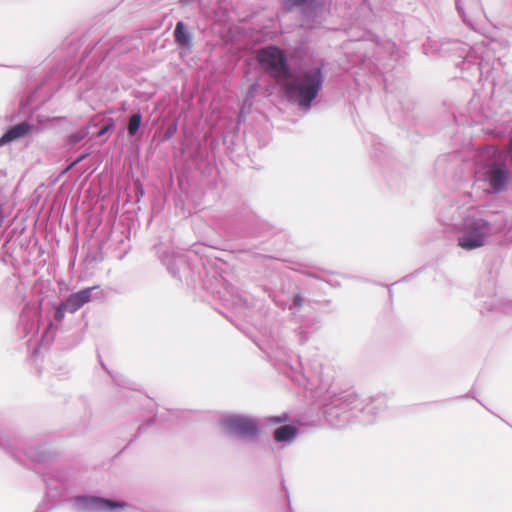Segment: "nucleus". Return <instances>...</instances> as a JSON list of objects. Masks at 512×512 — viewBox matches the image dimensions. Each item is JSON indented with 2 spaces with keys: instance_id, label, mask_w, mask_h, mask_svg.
Listing matches in <instances>:
<instances>
[{
  "instance_id": "obj_1",
  "label": "nucleus",
  "mask_w": 512,
  "mask_h": 512,
  "mask_svg": "<svg viewBox=\"0 0 512 512\" xmlns=\"http://www.w3.org/2000/svg\"><path fill=\"white\" fill-rule=\"evenodd\" d=\"M284 371L286 377L310 391L311 396L319 401L325 420L331 427L342 428L357 416L356 409L361 404L358 395L350 390L339 391L320 362L313 360L302 364L296 361L294 366L288 365Z\"/></svg>"
},
{
  "instance_id": "obj_2",
  "label": "nucleus",
  "mask_w": 512,
  "mask_h": 512,
  "mask_svg": "<svg viewBox=\"0 0 512 512\" xmlns=\"http://www.w3.org/2000/svg\"><path fill=\"white\" fill-rule=\"evenodd\" d=\"M321 328V321L314 316L298 322L297 319H291L286 324L279 325L272 331L265 347L261 349L266 353L269 360L274 364L280 373L285 375V367L294 366L296 361H300L299 356L292 354L291 347L294 344L303 345L310 337Z\"/></svg>"
},
{
  "instance_id": "obj_3",
  "label": "nucleus",
  "mask_w": 512,
  "mask_h": 512,
  "mask_svg": "<svg viewBox=\"0 0 512 512\" xmlns=\"http://www.w3.org/2000/svg\"><path fill=\"white\" fill-rule=\"evenodd\" d=\"M474 171L478 180L483 181L492 194L505 192L512 181L506 156L495 145H486L477 150Z\"/></svg>"
},
{
  "instance_id": "obj_4",
  "label": "nucleus",
  "mask_w": 512,
  "mask_h": 512,
  "mask_svg": "<svg viewBox=\"0 0 512 512\" xmlns=\"http://www.w3.org/2000/svg\"><path fill=\"white\" fill-rule=\"evenodd\" d=\"M323 65L301 69L282 84L288 101L301 110L308 111L324 85Z\"/></svg>"
},
{
  "instance_id": "obj_5",
  "label": "nucleus",
  "mask_w": 512,
  "mask_h": 512,
  "mask_svg": "<svg viewBox=\"0 0 512 512\" xmlns=\"http://www.w3.org/2000/svg\"><path fill=\"white\" fill-rule=\"evenodd\" d=\"M0 449L16 461L26 465V461L37 464H51L58 453L48 443L31 442L24 446L21 438L0 430Z\"/></svg>"
},
{
  "instance_id": "obj_6",
  "label": "nucleus",
  "mask_w": 512,
  "mask_h": 512,
  "mask_svg": "<svg viewBox=\"0 0 512 512\" xmlns=\"http://www.w3.org/2000/svg\"><path fill=\"white\" fill-rule=\"evenodd\" d=\"M256 59L260 66L282 87L292 76V68L287 54L277 45H267L260 48Z\"/></svg>"
},
{
  "instance_id": "obj_7",
  "label": "nucleus",
  "mask_w": 512,
  "mask_h": 512,
  "mask_svg": "<svg viewBox=\"0 0 512 512\" xmlns=\"http://www.w3.org/2000/svg\"><path fill=\"white\" fill-rule=\"evenodd\" d=\"M42 478L46 485L45 496L55 505L68 495L70 488L74 485L75 471L70 467H53L43 473Z\"/></svg>"
},
{
  "instance_id": "obj_8",
  "label": "nucleus",
  "mask_w": 512,
  "mask_h": 512,
  "mask_svg": "<svg viewBox=\"0 0 512 512\" xmlns=\"http://www.w3.org/2000/svg\"><path fill=\"white\" fill-rule=\"evenodd\" d=\"M491 229V223L484 218H466L458 236V245L467 251L483 247Z\"/></svg>"
},
{
  "instance_id": "obj_9",
  "label": "nucleus",
  "mask_w": 512,
  "mask_h": 512,
  "mask_svg": "<svg viewBox=\"0 0 512 512\" xmlns=\"http://www.w3.org/2000/svg\"><path fill=\"white\" fill-rule=\"evenodd\" d=\"M477 304L482 315L489 313L512 315V302L503 301L496 294L495 281L489 277L479 284L476 291Z\"/></svg>"
},
{
  "instance_id": "obj_10",
  "label": "nucleus",
  "mask_w": 512,
  "mask_h": 512,
  "mask_svg": "<svg viewBox=\"0 0 512 512\" xmlns=\"http://www.w3.org/2000/svg\"><path fill=\"white\" fill-rule=\"evenodd\" d=\"M220 423L228 433L244 441L255 442L260 434L258 420L244 414H227Z\"/></svg>"
},
{
  "instance_id": "obj_11",
  "label": "nucleus",
  "mask_w": 512,
  "mask_h": 512,
  "mask_svg": "<svg viewBox=\"0 0 512 512\" xmlns=\"http://www.w3.org/2000/svg\"><path fill=\"white\" fill-rule=\"evenodd\" d=\"M70 502L76 512H114L128 506L125 502L88 494L74 496Z\"/></svg>"
},
{
  "instance_id": "obj_12",
  "label": "nucleus",
  "mask_w": 512,
  "mask_h": 512,
  "mask_svg": "<svg viewBox=\"0 0 512 512\" xmlns=\"http://www.w3.org/2000/svg\"><path fill=\"white\" fill-rule=\"evenodd\" d=\"M325 6L324 0H282V8L286 12L298 9L303 26L313 29L318 26V17Z\"/></svg>"
},
{
  "instance_id": "obj_13",
  "label": "nucleus",
  "mask_w": 512,
  "mask_h": 512,
  "mask_svg": "<svg viewBox=\"0 0 512 512\" xmlns=\"http://www.w3.org/2000/svg\"><path fill=\"white\" fill-rule=\"evenodd\" d=\"M361 404L356 409L358 418L364 424H371L376 419L379 412L383 411L387 406V398L385 395H377L371 397L368 401L360 399Z\"/></svg>"
},
{
  "instance_id": "obj_14",
  "label": "nucleus",
  "mask_w": 512,
  "mask_h": 512,
  "mask_svg": "<svg viewBox=\"0 0 512 512\" xmlns=\"http://www.w3.org/2000/svg\"><path fill=\"white\" fill-rule=\"evenodd\" d=\"M159 258L168 272L176 279H181L180 273L187 266L186 255L173 250L164 249L162 245L155 246Z\"/></svg>"
},
{
  "instance_id": "obj_15",
  "label": "nucleus",
  "mask_w": 512,
  "mask_h": 512,
  "mask_svg": "<svg viewBox=\"0 0 512 512\" xmlns=\"http://www.w3.org/2000/svg\"><path fill=\"white\" fill-rule=\"evenodd\" d=\"M220 298L224 303H226V305L231 306L235 310L249 308L252 305V298L250 295L232 285H227L225 287V291Z\"/></svg>"
},
{
  "instance_id": "obj_16",
  "label": "nucleus",
  "mask_w": 512,
  "mask_h": 512,
  "mask_svg": "<svg viewBox=\"0 0 512 512\" xmlns=\"http://www.w3.org/2000/svg\"><path fill=\"white\" fill-rule=\"evenodd\" d=\"M37 128L28 121L10 126L0 137V147L29 136Z\"/></svg>"
},
{
  "instance_id": "obj_17",
  "label": "nucleus",
  "mask_w": 512,
  "mask_h": 512,
  "mask_svg": "<svg viewBox=\"0 0 512 512\" xmlns=\"http://www.w3.org/2000/svg\"><path fill=\"white\" fill-rule=\"evenodd\" d=\"M99 289V286H93L86 287L78 292L71 293L65 301H62L63 306H66L68 312L74 313L83 307L86 303L90 302L93 292Z\"/></svg>"
},
{
  "instance_id": "obj_18",
  "label": "nucleus",
  "mask_w": 512,
  "mask_h": 512,
  "mask_svg": "<svg viewBox=\"0 0 512 512\" xmlns=\"http://www.w3.org/2000/svg\"><path fill=\"white\" fill-rule=\"evenodd\" d=\"M304 301L305 298L300 291L293 292L291 296H277L275 298V303L277 306L282 309H288L292 311L293 314H295L296 311L303 307Z\"/></svg>"
},
{
  "instance_id": "obj_19",
  "label": "nucleus",
  "mask_w": 512,
  "mask_h": 512,
  "mask_svg": "<svg viewBox=\"0 0 512 512\" xmlns=\"http://www.w3.org/2000/svg\"><path fill=\"white\" fill-rule=\"evenodd\" d=\"M98 125L99 123L96 122V118H92L89 121L88 125L80 127L78 130L68 134L65 137V146L74 147L88 136L90 127H97Z\"/></svg>"
},
{
  "instance_id": "obj_20",
  "label": "nucleus",
  "mask_w": 512,
  "mask_h": 512,
  "mask_svg": "<svg viewBox=\"0 0 512 512\" xmlns=\"http://www.w3.org/2000/svg\"><path fill=\"white\" fill-rule=\"evenodd\" d=\"M175 42L184 48H190L193 45V35L188 30L183 21H178L173 32Z\"/></svg>"
},
{
  "instance_id": "obj_21",
  "label": "nucleus",
  "mask_w": 512,
  "mask_h": 512,
  "mask_svg": "<svg viewBox=\"0 0 512 512\" xmlns=\"http://www.w3.org/2000/svg\"><path fill=\"white\" fill-rule=\"evenodd\" d=\"M298 428L294 424H284L274 430L273 437L277 443H290L298 435Z\"/></svg>"
},
{
  "instance_id": "obj_22",
  "label": "nucleus",
  "mask_w": 512,
  "mask_h": 512,
  "mask_svg": "<svg viewBox=\"0 0 512 512\" xmlns=\"http://www.w3.org/2000/svg\"><path fill=\"white\" fill-rule=\"evenodd\" d=\"M144 126L145 125L143 124V116L140 108L133 109L126 121L127 135L130 138L135 137L138 134L140 128Z\"/></svg>"
},
{
  "instance_id": "obj_23",
  "label": "nucleus",
  "mask_w": 512,
  "mask_h": 512,
  "mask_svg": "<svg viewBox=\"0 0 512 512\" xmlns=\"http://www.w3.org/2000/svg\"><path fill=\"white\" fill-rule=\"evenodd\" d=\"M242 227V234L243 235H256L255 232V224L257 222L256 216L251 212H245L243 215H241L238 219Z\"/></svg>"
},
{
  "instance_id": "obj_24",
  "label": "nucleus",
  "mask_w": 512,
  "mask_h": 512,
  "mask_svg": "<svg viewBox=\"0 0 512 512\" xmlns=\"http://www.w3.org/2000/svg\"><path fill=\"white\" fill-rule=\"evenodd\" d=\"M50 76H51V73L45 77V79L42 81V83L40 85H38L33 91H31L27 95L26 99L24 101H22V103H21L22 106H27V107H30L31 109L37 108V106L39 105V103H36L37 95L44 87H46L49 84Z\"/></svg>"
},
{
  "instance_id": "obj_25",
  "label": "nucleus",
  "mask_w": 512,
  "mask_h": 512,
  "mask_svg": "<svg viewBox=\"0 0 512 512\" xmlns=\"http://www.w3.org/2000/svg\"><path fill=\"white\" fill-rule=\"evenodd\" d=\"M400 106H401V112L399 113H396L394 115H392L391 117L394 119V120H398L399 118H402L403 119V123H408L410 122L414 117L412 115V112L414 110V104H409L407 106L404 105V103H400Z\"/></svg>"
},
{
  "instance_id": "obj_26",
  "label": "nucleus",
  "mask_w": 512,
  "mask_h": 512,
  "mask_svg": "<svg viewBox=\"0 0 512 512\" xmlns=\"http://www.w3.org/2000/svg\"><path fill=\"white\" fill-rule=\"evenodd\" d=\"M115 120L112 117L104 118L103 124L99 127V130L96 133V137H102L109 131L113 130L115 128Z\"/></svg>"
},
{
  "instance_id": "obj_27",
  "label": "nucleus",
  "mask_w": 512,
  "mask_h": 512,
  "mask_svg": "<svg viewBox=\"0 0 512 512\" xmlns=\"http://www.w3.org/2000/svg\"><path fill=\"white\" fill-rule=\"evenodd\" d=\"M111 377L117 386H120L123 388H128V389H134L133 383L131 381H129L128 379H126L123 375L116 373V374H111Z\"/></svg>"
},
{
  "instance_id": "obj_28",
  "label": "nucleus",
  "mask_w": 512,
  "mask_h": 512,
  "mask_svg": "<svg viewBox=\"0 0 512 512\" xmlns=\"http://www.w3.org/2000/svg\"><path fill=\"white\" fill-rule=\"evenodd\" d=\"M177 130H178V119H174L166 127L164 135H163V140L167 141V140L171 139L176 134Z\"/></svg>"
},
{
  "instance_id": "obj_29",
  "label": "nucleus",
  "mask_w": 512,
  "mask_h": 512,
  "mask_svg": "<svg viewBox=\"0 0 512 512\" xmlns=\"http://www.w3.org/2000/svg\"><path fill=\"white\" fill-rule=\"evenodd\" d=\"M372 142H373L372 143V146H373V156L378 161H380L381 160V154L384 153V150L386 149V146L383 143L376 141V139H374V138H373Z\"/></svg>"
},
{
  "instance_id": "obj_30",
  "label": "nucleus",
  "mask_w": 512,
  "mask_h": 512,
  "mask_svg": "<svg viewBox=\"0 0 512 512\" xmlns=\"http://www.w3.org/2000/svg\"><path fill=\"white\" fill-rule=\"evenodd\" d=\"M65 312H68V309L66 306H63V302H61L55 310L54 313V321L55 322H61L64 319Z\"/></svg>"
},
{
  "instance_id": "obj_31",
  "label": "nucleus",
  "mask_w": 512,
  "mask_h": 512,
  "mask_svg": "<svg viewBox=\"0 0 512 512\" xmlns=\"http://www.w3.org/2000/svg\"><path fill=\"white\" fill-rule=\"evenodd\" d=\"M289 416L287 413L282 414L281 416H272L268 418V422L271 424H279L282 422H286L288 420Z\"/></svg>"
},
{
  "instance_id": "obj_32",
  "label": "nucleus",
  "mask_w": 512,
  "mask_h": 512,
  "mask_svg": "<svg viewBox=\"0 0 512 512\" xmlns=\"http://www.w3.org/2000/svg\"><path fill=\"white\" fill-rule=\"evenodd\" d=\"M156 420V416L150 418L149 420L144 421L137 430V434L141 435L148 427H150Z\"/></svg>"
},
{
  "instance_id": "obj_33",
  "label": "nucleus",
  "mask_w": 512,
  "mask_h": 512,
  "mask_svg": "<svg viewBox=\"0 0 512 512\" xmlns=\"http://www.w3.org/2000/svg\"><path fill=\"white\" fill-rule=\"evenodd\" d=\"M21 323L24 325V329L26 331V334H28L31 331L36 332L37 329L35 328V322L34 321H31V322H26L25 324L23 323V320H21Z\"/></svg>"
},
{
  "instance_id": "obj_34",
  "label": "nucleus",
  "mask_w": 512,
  "mask_h": 512,
  "mask_svg": "<svg viewBox=\"0 0 512 512\" xmlns=\"http://www.w3.org/2000/svg\"><path fill=\"white\" fill-rule=\"evenodd\" d=\"M89 155V152H85V153H82L81 155H79L77 157V159L73 162V164H78L80 163L81 161H83L87 156Z\"/></svg>"
},
{
  "instance_id": "obj_35",
  "label": "nucleus",
  "mask_w": 512,
  "mask_h": 512,
  "mask_svg": "<svg viewBox=\"0 0 512 512\" xmlns=\"http://www.w3.org/2000/svg\"><path fill=\"white\" fill-rule=\"evenodd\" d=\"M113 51H115L116 53H118L119 48H118L117 46H113L111 49H108V50L106 51V56H107L108 54L112 53Z\"/></svg>"
},
{
  "instance_id": "obj_36",
  "label": "nucleus",
  "mask_w": 512,
  "mask_h": 512,
  "mask_svg": "<svg viewBox=\"0 0 512 512\" xmlns=\"http://www.w3.org/2000/svg\"><path fill=\"white\" fill-rule=\"evenodd\" d=\"M469 397L474 398V396L472 395V392H471V391H469L466 395L461 396L460 398H469Z\"/></svg>"
},
{
  "instance_id": "obj_37",
  "label": "nucleus",
  "mask_w": 512,
  "mask_h": 512,
  "mask_svg": "<svg viewBox=\"0 0 512 512\" xmlns=\"http://www.w3.org/2000/svg\"><path fill=\"white\" fill-rule=\"evenodd\" d=\"M139 194H140V196H143V195H144V191H143L142 186H140Z\"/></svg>"
},
{
  "instance_id": "obj_38",
  "label": "nucleus",
  "mask_w": 512,
  "mask_h": 512,
  "mask_svg": "<svg viewBox=\"0 0 512 512\" xmlns=\"http://www.w3.org/2000/svg\"><path fill=\"white\" fill-rule=\"evenodd\" d=\"M288 512H293L292 508H291V505H290V501L288 502Z\"/></svg>"
},
{
  "instance_id": "obj_39",
  "label": "nucleus",
  "mask_w": 512,
  "mask_h": 512,
  "mask_svg": "<svg viewBox=\"0 0 512 512\" xmlns=\"http://www.w3.org/2000/svg\"><path fill=\"white\" fill-rule=\"evenodd\" d=\"M407 278H408V276L403 277V278L400 280V282L406 281V280H407Z\"/></svg>"
},
{
  "instance_id": "obj_40",
  "label": "nucleus",
  "mask_w": 512,
  "mask_h": 512,
  "mask_svg": "<svg viewBox=\"0 0 512 512\" xmlns=\"http://www.w3.org/2000/svg\"><path fill=\"white\" fill-rule=\"evenodd\" d=\"M456 6H457L458 11L460 12L461 8H460V6L458 5V3L456 4Z\"/></svg>"
},
{
  "instance_id": "obj_41",
  "label": "nucleus",
  "mask_w": 512,
  "mask_h": 512,
  "mask_svg": "<svg viewBox=\"0 0 512 512\" xmlns=\"http://www.w3.org/2000/svg\"><path fill=\"white\" fill-rule=\"evenodd\" d=\"M510 145H511V158H512V139H511Z\"/></svg>"
},
{
  "instance_id": "obj_42",
  "label": "nucleus",
  "mask_w": 512,
  "mask_h": 512,
  "mask_svg": "<svg viewBox=\"0 0 512 512\" xmlns=\"http://www.w3.org/2000/svg\"><path fill=\"white\" fill-rule=\"evenodd\" d=\"M385 89L388 90V85L387 83L385 82Z\"/></svg>"
}]
</instances>
